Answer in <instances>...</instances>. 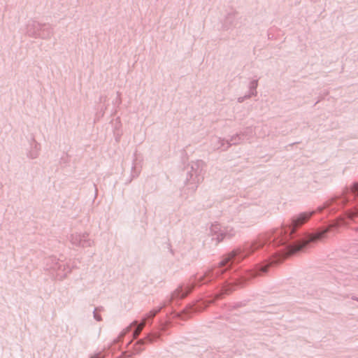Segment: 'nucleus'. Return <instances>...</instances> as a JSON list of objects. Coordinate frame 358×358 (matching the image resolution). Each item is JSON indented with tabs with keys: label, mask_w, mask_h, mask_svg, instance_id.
I'll return each instance as SVG.
<instances>
[{
	"label": "nucleus",
	"mask_w": 358,
	"mask_h": 358,
	"mask_svg": "<svg viewBox=\"0 0 358 358\" xmlns=\"http://www.w3.org/2000/svg\"><path fill=\"white\" fill-rule=\"evenodd\" d=\"M327 231H328V229L323 231L319 232L315 235L311 236L308 240L303 241L301 243L296 244V245L289 246L287 251L282 254L283 258L287 257L289 255H293L294 253H295L296 252L300 251L304 247H306L310 242L315 241L318 239L322 238Z\"/></svg>",
	"instance_id": "nucleus-1"
},
{
	"label": "nucleus",
	"mask_w": 358,
	"mask_h": 358,
	"mask_svg": "<svg viewBox=\"0 0 358 358\" xmlns=\"http://www.w3.org/2000/svg\"><path fill=\"white\" fill-rule=\"evenodd\" d=\"M313 213H303V214H301L299 217H297L296 219H294L292 220V224L289 226V227H292V231H291V234H293L294 233L295 231V229L302 224L303 223H304L310 217V215H312Z\"/></svg>",
	"instance_id": "nucleus-2"
},
{
	"label": "nucleus",
	"mask_w": 358,
	"mask_h": 358,
	"mask_svg": "<svg viewBox=\"0 0 358 358\" xmlns=\"http://www.w3.org/2000/svg\"><path fill=\"white\" fill-rule=\"evenodd\" d=\"M236 255V252L233 251L229 254L222 262L220 263V266H225L231 259Z\"/></svg>",
	"instance_id": "nucleus-3"
},
{
	"label": "nucleus",
	"mask_w": 358,
	"mask_h": 358,
	"mask_svg": "<svg viewBox=\"0 0 358 358\" xmlns=\"http://www.w3.org/2000/svg\"><path fill=\"white\" fill-rule=\"evenodd\" d=\"M144 326H145V322L143 321L141 324H140L137 327V328H136V331L134 332V335L135 336H138L140 334V332L142 331V329H143Z\"/></svg>",
	"instance_id": "nucleus-4"
},
{
	"label": "nucleus",
	"mask_w": 358,
	"mask_h": 358,
	"mask_svg": "<svg viewBox=\"0 0 358 358\" xmlns=\"http://www.w3.org/2000/svg\"><path fill=\"white\" fill-rule=\"evenodd\" d=\"M352 190L354 192H356L358 195V183H355L352 187Z\"/></svg>",
	"instance_id": "nucleus-5"
},
{
	"label": "nucleus",
	"mask_w": 358,
	"mask_h": 358,
	"mask_svg": "<svg viewBox=\"0 0 358 358\" xmlns=\"http://www.w3.org/2000/svg\"><path fill=\"white\" fill-rule=\"evenodd\" d=\"M157 310H152V311H150L149 315H148V317H154L156 313H157Z\"/></svg>",
	"instance_id": "nucleus-6"
},
{
	"label": "nucleus",
	"mask_w": 358,
	"mask_h": 358,
	"mask_svg": "<svg viewBox=\"0 0 358 358\" xmlns=\"http://www.w3.org/2000/svg\"><path fill=\"white\" fill-rule=\"evenodd\" d=\"M94 317L98 321H100L101 320V317L95 313H94Z\"/></svg>",
	"instance_id": "nucleus-7"
},
{
	"label": "nucleus",
	"mask_w": 358,
	"mask_h": 358,
	"mask_svg": "<svg viewBox=\"0 0 358 358\" xmlns=\"http://www.w3.org/2000/svg\"><path fill=\"white\" fill-rule=\"evenodd\" d=\"M251 85H252V87L255 88V87H257V81H253V82L251 83Z\"/></svg>",
	"instance_id": "nucleus-8"
},
{
	"label": "nucleus",
	"mask_w": 358,
	"mask_h": 358,
	"mask_svg": "<svg viewBox=\"0 0 358 358\" xmlns=\"http://www.w3.org/2000/svg\"><path fill=\"white\" fill-rule=\"evenodd\" d=\"M267 269H268V266H264L262 268V271L266 272Z\"/></svg>",
	"instance_id": "nucleus-9"
},
{
	"label": "nucleus",
	"mask_w": 358,
	"mask_h": 358,
	"mask_svg": "<svg viewBox=\"0 0 358 358\" xmlns=\"http://www.w3.org/2000/svg\"><path fill=\"white\" fill-rule=\"evenodd\" d=\"M91 358H96L95 356H91Z\"/></svg>",
	"instance_id": "nucleus-10"
},
{
	"label": "nucleus",
	"mask_w": 358,
	"mask_h": 358,
	"mask_svg": "<svg viewBox=\"0 0 358 358\" xmlns=\"http://www.w3.org/2000/svg\"><path fill=\"white\" fill-rule=\"evenodd\" d=\"M357 301H358V299H357Z\"/></svg>",
	"instance_id": "nucleus-11"
}]
</instances>
